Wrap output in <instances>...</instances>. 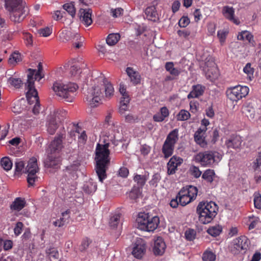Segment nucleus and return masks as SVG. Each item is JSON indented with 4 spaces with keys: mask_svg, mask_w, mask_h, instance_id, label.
Instances as JSON below:
<instances>
[{
    "mask_svg": "<svg viewBox=\"0 0 261 261\" xmlns=\"http://www.w3.org/2000/svg\"><path fill=\"white\" fill-rule=\"evenodd\" d=\"M204 87L201 85L198 84L193 86L192 91L188 94V98H197L203 94Z\"/></svg>",
    "mask_w": 261,
    "mask_h": 261,
    "instance_id": "31",
    "label": "nucleus"
},
{
    "mask_svg": "<svg viewBox=\"0 0 261 261\" xmlns=\"http://www.w3.org/2000/svg\"><path fill=\"white\" fill-rule=\"evenodd\" d=\"M67 112L63 109L58 110L54 112L51 118L55 119L59 123H61L67 117Z\"/></svg>",
    "mask_w": 261,
    "mask_h": 261,
    "instance_id": "35",
    "label": "nucleus"
},
{
    "mask_svg": "<svg viewBox=\"0 0 261 261\" xmlns=\"http://www.w3.org/2000/svg\"><path fill=\"white\" fill-rule=\"evenodd\" d=\"M222 230V227L219 225H215L209 227L207 229V233L213 237L218 236Z\"/></svg>",
    "mask_w": 261,
    "mask_h": 261,
    "instance_id": "46",
    "label": "nucleus"
},
{
    "mask_svg": "<svg viewBox=\"0 0 261 261\" xmlns=\"http://www.w3.org/2000/svg\"><path fill=\"white\" fill-rule=\"evenodd\" d=\"M161 177L159 173H155L153 175L151 179L149 181V184L153 187H156L158 182L161 180Z\"/></svg>",
    "mask_w": 261,
    "mask_h": 261,
    "instance_id": "59",
    "label": "nucleus"
},
{
    "mask_svg": "<svg viewBox=\"0 0 261 261\" xmlns=\"http://www.w3.org/2000/svg\"><path fill=\"white\" fill-rule=\"evenodd\" d=\"M146 250V245L142 239H137L134 244L132 254L138 259H141L145 254Z\"/></svg>",
    "mask_w": 261,
    "mask_h": 261,
    "instance_id": "16",
    "label": "nucleus"
},
{
    "mask_svg": "<svg viewBox=\"0 0 261 261\" xmlns=\"http://www.w3.org/2000/svg\"><path fill=\"white\" fill-rule=\"evenodd\" d=\"M38 33L42 37H46L49 36L52 33V29L49 27H45L38 30Z\"/></svg>",
    "mask_w": 261,
    "mask_h": 261,
    "instance_id": "58",
    "label": "nucleus"
},
{
    "mask_svg": "<svg viewBox=\"0 0 261 261\" xmlns=\"http://www.w3.org/2000/svg\"><path fill=\"white\" fill-rule=\"evenodd\" d=\"M46 254L50 261L59 260V254L57 250L54 247H50L46 250Z\"/></svg>",
    "mask_w": 261,
    "mask_h": 261,
    "instance_id": "40",
    "label": "nucleus"
},
{
    "mask_svg": "<svg viewBox=\"0 0 261 261\" xmlns=\"http://www.w3.org/2000/svg\"><path fill=\"white\" fill-rule=\"evenodd\" d=\"M242 142V140L240 136L232 135L226 139L225 144L228 148L236 149L240 148Z\"/></svg>",
    "mask_w": 261,
    "mask_h": 261,
    "instance_id": "24",
    "label": "nucleus"
},
{
    "mask_svg": "<svg viewBox=\"0 0 261 261\" xmlns=\"http://www.w3.org/2000/svg\"><path fill=\"white\" fill-rule=\"evenodd\" d=\"M254 207L257 209H261V195L259 193L254 194Z\"/></svg>",
    "mask_w": 261,
    "mask_h": 261,
    "instance_id": "60",
    "label": "nucleus"
},
{
    "mask_svg": "<svg viewBox=\"0 0 261 261\" xmlns=\"http://www.w3.org/2000/svg\"><path fill=\"white\" fill-rule=\"evenodd\" d=\"M109 143L104 144H97L95 150V170L99 180L102 182L107 177L106 171L110 164Z\"/></svg>",
    "mask_w": 261,
    "mask_h": 261,
    "instance_id": "2",
    "label": "nucleus"
},
{
    "mask_svg": "<svg viewBox=\"0 0 261 261\" xmlns=\"http://www.w3.org/2000/svg\"><path fill=\"white\" fill-rule=\"evenodd\" d=\"M2 167L6 171L10 170L12 167V163L8 157H4L1 159Z\"/></svg>",
    "mask_w": 261,
    "mask_h": 261,
    "instance_id": "51",
    "label": "nucleus"
},
{
    "mask_svg": "<svg viewBox=\"0 0 261 261\" xmlns=\"http://www.w3.org/2000/svg\"><path fill=\"white\" fill-rule=\"evenodd\" d=\"M178 139V130H172L167 136L164 142L162 151L165 158L171 156L174 151V146Z\"/></svg>",
    "mask_w": 261,
    "mask_h": 261,
    "instance_id": "9",
    "label": "nucleus"
},
{
    "mask_svg": "<svg viewBox=\"0 0 261 261\" xmlns=\"http://www.w3.org/2000/svg\"><path fill=\"white\" fill-rule=\"evenodd\" d=\"M64 10L67 11L72 17L75 14V8L73 3H66L63 5Z\"/></svg>",
    "mask_w": 261,
    "mask_h": 261,
    "instance_id": "52",
    "label": "nucleus"
},
{
    "mask_svg": "<svg viewBox=\"0 0 261 261\" xmlns=\"http://www.w3.org/2000/svg\"><path fill=\"white\" fill-rule=\"evenodd\" d=\"M86 64L84 63L79 62H74L72 64L70 63L66 64L63 67L58 68L56 71V77L58 80L61 81L60 79V76H63L65 79L71 81H82L83 82H108V80L104 75L97 71H93L91 75H86L85 73L90 72V71L86 69L84 72L81 71L82 68L86 67Z\"/></svg>",
    "mask_w": 261,
    "mask_h": 261,
    "instance_id": "1",
    "label": "nucleus"
},
{
    "mask_svg": "<svg viewBox=\"0 0 261 261\" xmlns=\"http://www.w3.org/2000/svg\"><path fill=\"white\" fill-rule=\"evenodd\" d=\"M80 19L86 27L91 25L93 22L91 16L92 10L90 9H80L79 11Z\"/></svg>",
    "mask_w": 261,
    "mask_h": 261,
    "instance_id": "22",
    "label": "nucleus"
},
{
    "mask_svg": "<svg viewBox=\"0 0 261 261\" xmlns=\"http://www.w3.org/2000/svg\"><path fill=\"white\" fill-rule=\"evenodd\" d=\"M6 9L10 12V18L14 22H20L29 13V9L23 0H5Z\"/></svg>",
    "mask_w": 261,
    "mask_h": 261,
    "instance_id": "4",
    "label": "nucleus"
},
{
    "mask_svg": "<svg viewBox=\"0 0 261 261\" xmlns=\"http://www.w3.org/2000/svg\"><path fill=\"white\" fill-rule=\"evenodd\" d=\"M61 163L60 154L47 153V157L44 162L46 168L58 169Z\"/></svg>",
    "mask_w": 261,
    "mask_h": 261,
    "instance_id": "19",
    "label": "nucleus"
},
{
    "mask_svg": "<svg viewBox=\"0 0 261 261\" xmlns=\"http://www.w3.org/2000/svg\"><path fill=\"white\" fill-rule=\"evenodd\" d=\"M216 177L215 171L211 169L205 170L202 175V178L208 183H212Z\"/></svg>",
    "mask_w": 261,
    "mask_h": 261,
    "instance_id": "34",
    "label": "nucleus"
},
{
    "mask_svg": "<svg viewBox=\"0 0 261 261\" xmlns=\"http://www.w3.org/2000/svg\"><path fill=\"white\" fill-rule=\"evenodd\" d=\"M121 215L119 214H115L111 217L110 220V226L113 228H116L119 223Z\"/></svg>",
    "mask_w": 261,
    "mask_h": 261,
    "instance_id": "56",
    "label": "nucleus"
},
{
    "mask_svg": "<svg viewBox=\"0 0 261 261\" xmlns=\"http://www.w3.org/2000/svg\"><path fill=\"white\" fill-rule=\"evenodd\" d=\"M142 189L138 186H134L129 193L130 199L136 201L137 199L142 196Z\"/></svg>",
    "mask_w": 261,
    "mask_h": 261,
    "instance_id": "36",
    "label": "nucleus"
},
{
    "mask_svg": "<svg viewBox=\"0 0 261 261\" xmlns=\"http://www.w3.org/2000/svg\"><path fill=\"white\" fill-rule=\"evenodd\" d=\"M207 130L206 127H199L195 133L194 138L196 144L202 148H205L207 143L205 141V134Z\"/></svg>",
    "mask_w": 261,
    "mask_h": 261,
    "instance_id": "20",
    "label": "nucleus"
},
{
    "mask_svg": "<svg viewBox=\"0 0 261 261\" xmlns=\"http://www.w3.org/2000/svg\"><path fill=\"white\" fill-rule=\"evenodd\" d=\"M91 243V241L89 238H85L83 239L80 247L81 251H83L86 250L88 248Z\"/></svg>",
    "mask_w": 261,
    "mask_h": 261,
    "instance_id": "63",
    "label": "nucleus"
},
{
    "mask_svg": "<svg viewBox=\"0 0 261 261\" xmlns=\"http://www.w3.org/2000/svg\"><path fill=\"white\" fill-rule=\"evenodd\" d=\"M25 164L22 161H17L15 164V174L21 175L25 173Z\"/></svg>",
    "mask_w": 261,
    "mask_h": 261,
    "instance_id": "43",
    "label": "nucleus"
},
{
    "mask_svg": "<svg viewBox=\"0 0 261 261\" xmlns=\"http://www.w3.org/2000/svg\"><path fill=\"white\" fill-rule=\"evenodd\" d=\"M199 105V102L197 100H191L190 102V111L191 113H196L198 111Z\"/></svg>",
    "mask_w": 261,
    "mask_h": 261,
    "instance_id": "62",
    "label": "nucleus"
},
{
    "mask_svg": "<svg viewBox=\"0 0 261 261\" xmlns=\"http://www.w3.org/2000/svg\"><path fill=\"white\" fill-rule=\"evenodd\" d=\"M22 102H24L23 99L15 102L12 108V111L16 114L21 113L24 109V105L22 104Z\"/></svg>",
    "mask_w": 261,
    "mask_h": 261,
    "instance_id": "45",
    "label": "nucleus"
},
{
    "mask_svg": "<svg viewBox=\"0 0 261 261\" xmlns=\"http://www.w3.org/2000/svg\"><path fill=\"white\" fill-rule=\"evenodd\" d=\"M227 32L224 30H220L218 31L217 36L220 40L221 44H222L225 41Z\"/></svg>",
    "mask_w": 261,
    "mask_h": 261,
    "instance_id": "64",
    "label": "nucleus"
},
{
    "mask_svg": "<svg viewBox=\"0 0 261 261\" xmlns=\"http://www.w3.org/2000/svg\"><path fill=\"white\" fill-rule=\"evenodd\" d=\"M73 32L68 30H63L59 34V38L61 41L65 42L72 39Z\"/></svg>",
    "mask_w": 261,
    "mask_h": 261,
    "instance_id": "48",
    "label": "nucleus"
},
{
    "mask_svg": "<svg viewBox=\"0 0 261 261\" xmlns=\"http://www.w3.org/2000/svg\"><path fill=\"white\" fill-rule=\"evenodd\" d=\"M127 74L131 80V82H140L141 76L139 73L135 71L132 67H127L126 69Z\"/></svg>",
    "mask_w": 261,
    "mask_h": 261,
    "instance_id": "37",
    "label": "nucleus"
},
{
    "mask_svg": "<svg viewBox=\"0 0 261 261\" xmlns=\"http://www.w3.org/2000/svg\"><path fill=\"white\" fill-rule=\"evenodd\" d=\"M70 211L67 210L62 213V216L60 218L53 222V225L56 227H61L63 226L66 223L69 222L70 219Z\"/></svg>",
    "mask_w": 261,
    "mask_h": 261,
    "instance_id": "26",
    "label": "nucleus"
},
{
    "mask_svg": "<svg viewBox=\"0 0 261 261\" xmlns=\"http://www.w3.org/2000/svg\"><path fill=\"white\" fill-rule=\"evenodd\" d=\"M23 39H24L25 45L27 46H32L33 45V35L28 32L23 33Z\"/></svg>",
    "mask_w": 261,
    "mask_h": 261,
    "instance_id": "57",
    "label": "nucleus"
},
{
    "mask_svg": "<svg viewBox=\"0 0 261 261\" xmlns=\"http://www.w3.org/2000/svg\"><path fill=\"white\" fill-rule=\"evenodd\" d=\"M119 91L122 96L121 99H124L126 102H130V98L129 95L124 84L121 83L120 84Z\"/></svg>",
    "mask_w": 261,
    "mask_h": 261,
    "instance_id": "44",
    "label": "nucleus"
},
{
    "mask_svg": "<svg viewBox=\"0 0 261 261\" xmlns=\"http://www.w3.org/2000/svg\"><path fill=\"white\" fill-rule=\"evenodd\" d=\"M38 171L37 160L33 157L29 160L25 168V173L28 174L27 181L29 186H33L35 182L38 180V177L36 175Z\"/></svg>",
    "mask_w": 261,
    "mask_h": 261,
    "instance_id": "10",
    "label": "nucleus"
},
{
    "mask_svg": "<svg viewBox=\"0 0 261 261\" xmlns=\"http://www.w3.org/2000/svg\"><path fill=\"white\" fill-rule=\"evenodd\" d=\"M79 88L76 83H54L52 89L56 94L68 102H72L74 93Z\"/></svg>",
    "mask_w": 261,
    "mask_h": 261,
    "instance_id": "6",
    "label": "nucleus"
},
{
    "mask_svg": "<svg viewBox=\"0 0 261 261\" xmlns=\"http://www.w3.org/2000/svg\"><path fill=\"white\" fill-rule=\"evenodd\" d=\"M222 154L216 150H206L196 154L194 160L202 167H212L222 159Z\"/></svg>",
    "mask_w": 261,
    "mask_h": 261,
    "instance_id": "7",
    "label": "nucleus"
},
{
    "mask_svg": "<svg viewBox=\"0 0 261 261\" xmlns=\"http://www.w3.org/2000/svg\"><path fill=\"white\" fill-rule=\"evenodd\" d=\"M35 83H25L26 97L28 103L32 105V100H37L39 99L38 93L35 88Z\"/></svg>",
    "mask_w": 261,
    "mask_h": 261,
    "instance_id": "18",
    "label": "nucleus"
},
{
    "mask_svg": "<svg viewBox=\"0 0 261 261\" xmlns=\"http://www.w3.org/2000/svg\"><path fill=\"white\" fill-rule=\"evenodd\" d=\"M96 189L97 185L92 179L86 181L83 187V191L88 194L95 192Z\"/></svg>",
    "mask_w": 261,
    "mask_h": 261,
    "instance_id": "32",
    "label": "nucleus"
},
{
    "mask_svg": "<svg viewBox=\"0 0 261 261\" xmlns=\"http://www.w3.org/2000/svg\"><path fill=\"white\" fill-rule=\"evenodd\" d=\"M249 91V89L247 86L238 85L227 89L226 95L227 98L232 101L237 102L243 97H245L248 94Z\"/></svg>",
    "mask_w": 261,
    "mask_h": 261,
    "instance_id": "12",
    "label": "nucleus"
},
{
    "mask_svg": "<svg viewBox=\"0 0 261 261\" xmlns=\"http://www.w3.org/2000/svg\"><path fill=\"white\" fill-rule=\"evenodd\" d=\"M243 113L249 118L253 119L255 117V110L253 108L246 106L243 108Z\"/></svg>",
    "mask_w": 261,
    "mask_h": 261,
    "instance_id": "55",
    "label": "nucleus"
},
{
    "mask_svg": "<svg viewBox=\"0 0 261 261\" xmlns=\"http://www.w3.org/2000/svg\"><path fill=\"white\" fill-rule=\"evenodd\" d=\"M202 258L203 261H215L216 255L212 251L206 250L203 252Z\"/></svg>",
    "mask_w": 261,
    "mask_h": 261,
    "instance_id": "50",
    "label": "nucleus"
},
{
    "mask_svg": "<svg viewBox=\"0 0 261 261\" xmlns=\"http://www.w3.org/2000/svg\"><path fill=\"white\" fill-rule=\"evenodd\" d=\"M27 72L28 73L27 82H39L44 77L43 65L41 62L38 63L37 69L29 68Z\"/></svg>",
    "mask_w": 261,
    "mask_h": 261,
    "instance_id": "15",
    "label": "nucleus"
},
{
    "mask_svg": "<svg viewBox=\"0 0 261 261\" xmlns=\"http://www.w3.org/2000/svg\"><path fill=\"white\" fill-rule=\"evenodd\" d=\"M181 190H184L189 197L192 198L193 200L196 198L197 195L198 189L195 186H189L186 187H184Z\"/></svg>",
    "mask_w": 261,
    "mask_h": 261,
    "instance_id": "38",
    "label": "nucleus"
},
{
    "mask_svg": "<svg viewBox=\"0 0 261 261\" xmlns=\"http://www.w3.org/2000/svg\"><path fill=\"white\" fill-rule=\"evenodd\" d=\"M80 166V163L76 161L66 166L65 169L63 170V175L61 179L62 182H67V184H69L76 179L78 177L77 172Z\"/></svg>",
    "mask_w": 261,
    "mask_h": 261,
    "instance_id": "11",
    "label": "nucleus"
},
{
    "mask_svg": "<svg viewBox=\"0 0 261 261\" xmlns=\"http://www.w3.org/2000/svg\"><path fill=\"white\" fill-rule=\"evenodd\" d=\"M134 180L137 182L138 187L142 189V187L144 186L147 180V178L145 175L136 174L134 177Z\"/></svg>",
    "mask_w": 261,
    "mask_h": 261,
    "instance_id": "47",
    "label": "nucleus"
},
{
    "mask_svg": "<svg viewBox=\"0 0 261 261\" xmlns=\"http://www.w3.org/2000/svg\"><path fill=\"white\" fill-rule=\"evenodd\" d=\"M59 123L57 121L56 119L50 117L47 125V131L48 133L50 135L54 134L59 127Z\"/></svg>",
    "mask_w": 261,
    "mask_h": 261,
    "instance_id": "41",
    "label": "nucleus"
},
{
    "mask_svg": "<svg viewBox=\"0 0 261 261\" xmlns=\"http://www.w3.org/2000/svg\"><path fill=\"white\" fill-rule=\"evenodd\" d=\"M183 162L182 158L173 156L167 163V173L169 175H172L176 172L177 167L180 166Z\"/></svg>",
    "mask_w": 261,
    "mask_h": 261,
    "instance_id": "21",
    "label": "nucleus"
},
{
    "mask_svg": "<svg viewBox=\"0 0 261 261\" xmlns=\"http://www.w3.org/2000/svg\"><path fill=\"white\" fill-rule=\"evenodd\" d=\"M79 88L92 107H97L103 97L101 83H79Z\"/></svg>",
    "mask_w": 261,
    "mask_h": 261,
    "instance_id": "3",
    "label": "nucleus"
},
{
    "mask_svg": "<svg viewBox=\"0 0 261 261\" xmlns=\"http://www.w3.org/2000/svg\"><path fill=\"white\" fill-rule=\"evenodd\" d=\"M21 61V55L18 53L14 52L10 57L9 63L10 64L16 65Z\"/></svg>",
    "mask_w": 261,
    "mask_h": 261,
    "instance_id": "54",
    "label": "nucleus"
},
{
    "mask_svg": "<svg viewBox=\"0 0 261 261\" xmlns=\"http://www.w3.org/2000/svg\"><path fill=\"white\" fill-rule=\"evenodd\" d=\"M218 211V206L212 201H201L196 207L199 221L204 224L211 222L217 215Z\"/></svg>",
    "mask_w": 261,
    "mask_h": 261,
    "instance_id": "5",
    "label": "nucleus"
},
{
    "mask_svg": "<svg viewBox=\"0 0 261 261\" xmlns=\"http://www.w3.org/2000/svg\"><path fill=\"white\" fill-rule=\"evenodd\" d=\"M166 70L173 76H178L182 71L180 68L174 67V64L172 62H167L165 66Z\"/></svg>",
    "mask_w": 261,
    "mask_h": 261,
    "instance_id": "33",
    "label": "nucleus"
},
{
    "mask_svg": "<svg viewBox=\"0 0 261 261\" xmlns=\"http://www.w3.org/2000/svg\"><path fill=\"white\" fill-rule=\"evenodd\" d=\"M248 247L247 239L245 236H241L233 240V248L237 251H241L247 249Z\"/></svg>",
    "mask_w": 261,
    "mask_h": 261,
    "instance_id": "25",
    "label": "nucleus"
},
{
    "mask_svg": "<svg viewBox=\"0 0 261 261\" xmlns=\"http://www.w3.org/2000/svg\"><path fill=\"white\" fill-rule=\"evenodd\" d=\"M102 85V92L105 93V97L110 99L113 97L115 92L114 86L111 83H101Z\"/></svg>",
    "mask_w": 261,
    "mask_h": 261,
    "instance_id": "27",
    "label": "nucleus"
},
{
    "mask_svg": "<svg viewBox=\"0 0 261 261\" xmlns=\"http://www.w3.org/2000/svg\"><path fill=\"white\" fill-rule=\"evenodd\" d=\"M243 71L247 75V78L249 81L253 80L254 69L251 67V63H248L246 64L243 68Z\"/></svg>",
    "mask_w": 261,
    "mask_h": 261,
    "instance_id": "49",
    "label": "nucleus"
},
{
    "mask_svg": "<svg viewBox=\"0 0 261 261\" xmlns=\"http://www.w3.org/2000/svg\"><path fill=\"white\" fill-rule=\"evenodd\" d=\"M137 227L143 231H153L160 223L158 216H152L149 213H139L136 219Z\"/></svg>",
    "mask_w": 261,
    "mask_h": 261,
    "instance_id": "8",
    "label": "nucleus"
},
{
    "mask_svg": "<svg viewBox=\"0 0 261 261\" xmlns=\"http://www.w3.org/2000/svg\"><path fill=\"white\" fill-rule=\"evenodd\" d=\"M190 171L191 174L195 178L199 177L201 175V171L199 170V167L195 166H192L190 167Z\"/></svg>",
    "mask_w": 261,
    "mask_h": 261,
    "instance_id": "61",
    "label": "nucleus"
},
{
    "mask_svg": "<svg viewBox=\"0 0 261 261\" xmlns=\"http://www.w3.org/2000/svg\"><path fill=\"white\" fill-rule=\"evenodd\" d=\"M190 113L187 110H181L177 115L176 118L178 121H185L190 118Z\"/></svg>",
    "mask_w": 261,
    "mask_h": 261,
    "instance_id": "53",
    "label": "nucleus"
},
{
    "mask_svg": "<svg viewBox=\"0 0 261 261\" xmlns=\"http://www.w3.org/2000/svg\"><path fill=\"white\" fill-rule=\"evenodd\" d=\"M166 248V245L163 239L161 237H157L154 242L153 253L155 255H162L165 252Z\"/></svg>",
    "mask_w": 261,
    "mask_h": 261,
    "instance_id": "23",
    "label": "nucleus"
},
{
    "mask_svg": "<svg viewBox=\"0 0 261 261\" xmlns=\"http://www.w3.org/2000/svg\"><path fill=\"white\" fill-rule=\"evenodd\" d=\"M120 38V36L118 33L109 34L106 39L107 43L110 46L116 44Z\"/></svg>",
    "mask_w": 261,
    "mask_h": 261,
    "instance_id": "42",
    "label": "nucleus"
},
{
    "mask_svg": "<svg viewBox=\"0 0 261 261\" xmlns=\"http://www.w3.org/2000/svg\"><path fill=\"white\" fill-rule=\"evenodd\" d=\"M237 38L239 40L247 41L252 46H255V45L253 36L248 31H243L240 32L237 36Z\"/></svg>",
    "mask_w": 261,
    "mask_h": 261,
    "instance_id": "28",
    "label": "nucleus"
},
{
    "mask_svg": "<svg viewBox=\"0 0 261 261\" xmlns=\"http://www.w3.org/2000/svg\"><path fill=\"white\" fill-rule=\"evenodd\" d=\"M203 70L205 73L207 80H210L211 82H214L218 79L219 75L218 69L212 58H210L205 62Z\"/></svg>",
    "mask_w": 261,
    "mask_h": 261,
    "instance_id": "14",
    "label": "nucleus"
},
{
    "mask_svg": "<svg viewBox=\"0 0 261 261\" xmlns=\"http://www.w3.org/2000/svg\"><path fill=\"white\" fill-rule=\"evenodd\" d=\"M221 13L224 17L229 21L236 25L240 23V21L238 17L235 16L234 9L229 6H224L222 8Z\"/></svg>",
    "mask_w": 261,
    "mask_h": 261,
    "instance_id": "17",
    "label": "nucleus"
},
{
    "mask_svg": "<svg viewBox=\"0 0 261 261\" xmlns=\"http://www.w3.org/2000/svg\"><path fill=\"white\" fill-rule=\"evenodd\" d=\"M177 198L179 199L180 205L182 206L186 205L193 200L192 198L189 197V196L185 193V192L181 189L177 194Z\"/></svg>",
    "mask_w": 261,
    "mask_h": 261,
    "instance_id": "30",
    "label": "nucleus"
},
{
    "mask_svg": "<svg viewBox=\"0 0 261 261\" xmlns=\"http://www.w3.org/2000/svg\"><path fill=\"white\" fill-rule=\"evenodd\" d=\"M145 13L148 19L155 20L157 18L158 14L154 6L147 7L145 10Z\"/></svg>",
    "mask_w": 261,
    "mask_h": 261,
    "instance_id": "39",
    "label": "nucleus"
},
{
    "mask_svg": "<svg viewBox=\"0 0 261 261\" xmlns=\"http://www.w3.org/2000/svg\"><path fill=\"white\" fill-rule=\"evenodd\" d=\"M26 205V201L24 198L17 197L10 205L12 210L20 211L23 209Z\"/></svg>",
    "mask_w": 261,
    "mask_h": 261,
    "instance_id": "29",
    "label": "nucleus"
},
{
    "mask_svg": "<svg viewBox=\"0 0 261 261\" xmlns=\"http://www.w3.org/2000/svg\"><path fill=\"white\" fill-rule=\"evenodd\" d=\"M65 138V131L58 133L54 139L50 142L47 149V153L50 154H60L63 147V140Z\"/></svg>",
    "mask_w": 261,
    "mask_h": 261,
    "instance_id": "13",
    "label": "nucleus"
}]
</instances>
